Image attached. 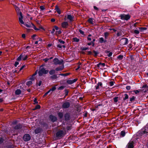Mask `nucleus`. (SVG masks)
Listing matches in <instances>:
<instances>
[{"mask_svg": "<svg viewBox=\"0 0 148 148\" xmlns=\"http://www.w3.org/2000/svg\"><path fill=\"white\" fill-rule=\"evenodd\" d=\"M48 71L46 70L44 68H40L38 73L39 76H41L43 74H46L48 73Z\"/></svg>", "mask_w": 148, "mask_h": 148, "instance_id": "nucleus-1", "label": "nucleus"}, {"mask_svg": "<svg viewBox=\"0 0 148 148\" xmlns=\"http://www.w3.org/2000/svg\"><path fill=\"white\" fill-rule=\"evenodd\" d=\"M53 62L54 64L56 65H61L63 64V61L62 60H59L58 59L55 58L53 59Z\"/></svg>", "mask_w": 148, "mask_h": 148, "instance_id": "nucleus-2", "label": "nucleus"}, {"mask_svg": "<svg viewBox=\"0 0 148 148\" xmlns=\"http://www.w3.org/2000/svg\"><path fill=\"white\" fill-rule=\"evenodd\" d=\"M120 16L121 17V19L122 20H127L129 19L130 17L129 15L125 14H121Z\"/></svg>", "mask_w": 148, "mask_h": 148, "instance_id": "nucleus-3", "label": "nucleus"}, {"mask_svg": "<svg viewBox=\"0 0 148 148\" xmlns=\"http://www.w3.org/2000/svg\"><path fill=\"white\" fill-rule=\"evenodd\" d=\"M120 42L122 45H124L128 44V40L126 38H123L120 40Z\"/></svg>", "mask_w": 148, "mask_h": 148, "instance_id": "nucleus-4", "label": "nucleus"}, {"mask_svg": "<svg viewBox=\"0 0 148 148\" xmlns=\"http://www.w3.org/2000/svg\"><path fill=\"white\" fill-rule=\"evenodd\" d=\"M24 25L27 27H32L36 31H38L40 30V29L37 28L35 25H34L32 23L31 24L24 23Z\"/></svg>", "mask_w": 148, "mask_h": 148, "instance_id": "nucleus-5", "label": "nucleus"}, {"mask_svg": "<svg viewBox=\"0 0 148 148\" xmlns=\"http://www.w3.org/2000/svg\"><path fill=\"white\" fill-rule=\"evenodd\" d=\"M31 138L30 136L28 134H25L23 137V139L25 141H28Z\"/></svg>", "mask_w": 148, "mask_h": 148, "instance_id": "nucleus-6", "label": "nucleus"}, {"mask_svg": "<svg viewBox=\"0 0 148 148\" xmlns=\"http://www.w3.org/2000/svg\"><path fill=\"white\" fill-rule=\"evenodd\" d=\"M139 133H140L141 135H143L145 136H146L147 135L148 132L146 130L144 129L140 131Z\"/></svg>", "mask_w": 148, "mask_h": 148, "instance_id": "nucleus-7", "label": "nucleus"}, {"mask_svg": "<svg viewBox=\"0 0 148 148\" xmlns=\"http://www.w3.org/2000/svg\"><path fill=\"white\" fill-rule=\"evenodd\" d=\"M64 132L62 130H60L56 133V136L58 137H62L64 135Z\"/></svg>", "mask_w": 148, "mask_h": 148, "instance_id": "nucleus-8", "label": "nucleus"}, {"mask_svg": "<svg viewBox=\"0 0 148 148\" xmlns=\"http://www.w3.org/2000/svg\"><path fill=\"white\" fill-rule=\"evenodd\" d=\"M77 80V78H75L73 80L69 79L66 82L68 84H71L76 82Z\"/></svg>", "mask_w": 148, "mask_h": 148, "instance_id": "nucleus-9", "label": "nucleus"}, {"mask_svg": "<svg viewBox=\"0 0 148 148\" xmlns=\"http://www.w3.org/2000/svg\"><path fill=\"white\" fill-rule=\"evenodd\" d=\"M18 16L19 23L22 25V24H24V23L23 20V16L22 14Z\"/></svg>", "mask_w": 148, "mask_h": 148, "instance_id": "nucleus-10", "label": "nucleus"}, {"mask_svg": "<svg viewBox=\"0 0 148 148\" xmlns=\"http://www.w3.org/2000/svg\"><path fill=\"white\" fill-rule=\"evenodd\" d=\"M68 25V23L67 22H64L61 23L62 27L63 28H67Z\"/></svg>", "mask_w": 148, "mask_h": 148, "instance_id": "nucleus-11", "label": "nucleus"}, {"mask_svg": "<svg viewBox=\"0 0 148 148\" xmlns=\"http://www.w3.org/2000/svg\"><path fill=\"white\" fill-rule=\"evenodd\" d=\"M134 143L133 141L130 142L127 146V148H133Z\"/></svg>", "mask_w": 148, "mask_h": 148, "instance_id": "nucleus-12", "label": "nucleus"}, {"mask_svg": "<svg viewBox=\"0 0 148 148\" xmlns=\"http://www.w3.org/2000/svg\"><path fill=\"white\" fill-rule=\"evenodd\" d=\"M15 9L16 11L17 14L18 16L22 14V13L20 11V10L18 7L15 6Z\"/></svg>", "mask_w": 148, "mask_h": 148, "instance_id": "nucleus-13", "label": "nucleus"}, {"mask_svg": "<svg viewBox=\"0 0 148 148\" xmlns=\"http://www.w3.org/2000/svg\"><path fill=\"white\" fill-rule=\"evenodd\" d=\"M70 106V104L68 102H66L63 103L62 105V107L63 108H67Z\"/></svg>", "mask_w": 148, "mask_h": 148, "instance_id": "nucleus-14", "label": "nucleus"}, {"mask_svg": "<svg viewBox=\"0 0 148 148\" xmlns=\"http://www.w3.org/2000/svg\"><path fill=\"white\" fill-rule=\"evenodd\" d=\"M61 65V66H60L59 67L56 68L55 70L56 71H60L62 70L64 68V64Z\"/></svg>", "mask_w": 148, "mask_h": 148, "instance_id": "nucleus-15", "label": "nucleus"}, {"mask_svg": "<svg viewBox=\"0 0 148 148\" xmlns=\"http://www.w3.org/2000/svg\"><path fill=\"white\" fill-rule=\"evenodd\" d=\"M49 118L51 121L53 122L57 120L56 117L52 115H50L49 116Z\"/></svg>", "mask_w": 148, "mask_h": 148, "instance_id": "nucleus-16", "label": "nucleus"}, {"mask_svg": "<svg viewBox=\"0 0 148 148\" xmlns=\"http://www.w3.org/2000/svg\"><path fill=\"white\" fill-rule=\"evenodd\" d=\"M37 73V71H36L35 73L33 74L32 76L29 79L32 81L34 80L35 79L34 76L36 75Z\"/></svg>", "mask_w": 148, "mask_h": 148, "instance_id": "nucleus-17", "label": "nucleus"}, {"mask_svg": "<svg viewBox=\"0 0 148 148\" xmlns=\"http://www.w3.org/2000/svg\"><path fill=\"white\" fill-rule=\"evenodd\" d=\"M21 55H22V56L21 57V58L22 60H27L28 58L27 56V55H26L25 54H22Z\"/></svg>", "mask_w": 148, "mask_h": 148, "instance_id": "nucleus-18", "label": "nucleus"}, {"mask_svg": "<svg viewBox=\"0 0 148 148\" xmlns=\"http://www.w3.org/2000/svg\"><path fill=\"white\" fill-rule=\"evenodd\" d=\"M67 18L71 22L73 20V17L71 15H68L67 16Z\"/></svg>", "mask_w": 148, "mask_h": 148, "instance_id": "nucleus-19", "label": "nucleus"}, {"mask_svg": "<svg viewBox=\"0 0 148 148\" xmlns=\"http://www.w3.org/2000/svg\"><path fill=\"white\" fill-rule=\"evenodd\" d=\"M38 40L36 41L34 43L35 44H40L41 42L42 39L40 38H38V39H37Z\"/></svg>", "mask_w": 148, "mask_h": 148, "instance_id": "nucleus-20", "label": "nucleus"}, {"mask_svg": "<svg viewBox=\"0 0 148 148\" xmlns=\"http://www.w3.org/2000/svg\"><path fill=\"white\" fill-rule=\"evenodd\" d=\"M32 38L34 40L38 39V37L36 34H34L32 36Z\"/></svg>", "mask_w": 148, "mask_h": 148, "instance_id": "nucleus-21", "label": "nucleus"}, {"mask_svg": "<svg viewBox=\"0 0 148 148\" xmlns=\"http://www.w3.org/2000/svg\"><path fill=\"white\" fill-rule=\"evenodd\" d=\"M72 40L73 42H79V40L76 37L73 38L72 39Z\"/></svg>", "mask_w": 148, "mask_h": 148, "instance_id": "nucleus-22", "label": "nucleus"}, {"mask_svg": "<svg viewBox=\"0 0 148 148\" xmlns=\"http://www.w3.org/2000/svg\"><path fill=\"white\" fill-rule=\"evenodd\" d=\"M57 12L59 14L61 13V11L57 6H56L55 8Z\"/></svg>", "mask_w": 148, "mask_h": 148, "instance_id": "nucleus-23", "label": "nucleus"}, {"mask_svg": "<svg viewBox=\"0 0 148 148\" xmlns=\"http://www.w3.org/2000/svg\"><path fill=\"white\" fill-rule=\"evenodd\" d=\"M15 93L16 95H19L21 93V91L20 89H18L16 90Z\"/></svg>", "mask_w": 148, "mask_h": 148, "instance_id": "nucleus-24", "label": "nucleus"}, {"mask_svg": "<svg viewBox=\"0 0 148 148\" xmlns=\"http://www.w3.org/2000/svg\"><path fill=\"white\" fill-rule=\"evenodd\" d=\"M57 47L60 49H61L62 47L64 48H65V46L64 45H62L60 44H58V45H57Z\"/></svg>", "mask_w": 148, "mask_h": 148, "instance_id": "nucleus-25", "label": "nucleus"}, {"mask_svg": "<svg viewBox=\"0 0 148 148\" xmlns=\"http://www.w3.org/2000/svg\"><path fill=\"white\" fill-rule=\"evenodd\" d=\"M138 29L141 32H143L145 30L147 29V28L146 27H139Z\"/></svg>", "mask_w": 148, "mask_h": 148, "instance_id": "nucleus-26", "label": "nucleus"}, {"mask_svg": "<svg viewBox=\"0 0 148 148\" xmlns=\"http://www.w3.org/2000/svg\"><path fill=\"white\" fill-rule=\"evenodd\" d=\"M124 97L123 98V100L124 101L125 100L127 99H128L129 97L128 95L127 94H125L124 95Z\"/></svg>", "mask_w": 148, "mask_h": 148, "instance_id": "nucleus-27", "label": "nucleus"}, {"mask_svg": "<svg viewBox=\"0 0 148 148\" xmlns=\"http://www.w3.org/2000/svg\"><path fill=\"white\" fill-rule=\"evenodd\" d=\"M41 131V130L40 129L38 128L36 129L35 130V132L36 134H37L39 133Z\"/></svg>", "mask_w": 148, "mask_h": 148, "instance_id": "nucleus-28", "label": "nucleus"}, {"mask_svg": "<svg viewBox=\"0 0 148 148\" xmlns=\"http://www.w3.org/2000/svg\"><path fill=\"white\" fill-rule=\"evenodd\" d=\"M121 135L122 137H124L125 136V131H122L120 134Z\"/></svg>", "mask_w": 148, "mask_h": 148, "instance_id": "nucleus-29", "label": "nucleus"}, {"mask_svg": "<svg viewBox=\"0 0 148 148\" xmlns=\"http://www.w3.org/2000/svg\"><path fill=\"white\" fill-rule=\"evenodd\" d=\"M32 84V81H28L26 83V85L28 86H31Z\"/></svg>", "mask_w": 148, "mask_h": 148, "instance_id": "nucleus-30", "label": "nucleus"}, {"mask_svg": "<svg viewBox=\"0 0 148 148\" xmlns=\"http://www.w3.org/2000/svg\"><path fill=\"white\" fill-rule=\"evenodd\" d=\"M99 42L101 43L104 42V39L103 37H101L99 38Z\"/></svg>", "mask_w": 148, "mask_h": 148, "instance_id": "nucleus-31", "label": "nucleus"}, {"mask_svg": "<svg viewBox=\"0 0 148 148\" xmlns=\"http://www.w3.org/2000/svg\"><path fill=\"white\" fill-rule=\"evenodd\" d=\"M64 117L66 120H68L69 118V115L68 114H66L65 115Z\"/></svg>", "mask_w": 148, "mask_h": 148, "instance_id": "nucleus-32", "label": "nucleus"}, {"mask_svg": "<svg viewBox=\"0 0 148 148\" xmlns=\"http://www.w3.org/2000/svg\"><path fill=\"white\" fill-rule=\"evenodd\" d=\"M56 70H51L49 72V73L50 75H53L54 74Z\"/></svg>", "mask_w": 148, "mask_h": 148, "instance_id": "nucleus-33", "label": "nucleus"}, {"mask_svg": "<svg viewBox=\"0 0 148 148\" xmlns=\"http://www.w3.org/2000/svg\"><path fill=\"white\" fill-rule=\"evenodd\" d=\"M70 73H61L59 74V75L63 76H68L69 75Z\"/></svg>", "mask_w": 148, "mask_h": 148, "instance_id": "nucleus-34", "label": "nucleus"}, {"mask_svg": "<svg viewBox=\"0 0 148 148\" xmlns=\"http://www.w3.org/2000/svg\"><path fill=\"white\" fill-rule=\"evenodd\" d=\"M22 56V55H20V56L17 58L16 59L17 61L19 62L21 61V60H22L21 58V57Z\"/></svg>", "mask_w": 148, "mask_h": 148, "instance_id": "nucleus-35", "label": "nucleus"}, {"mask_svg": "<svg viewBox=\"0 0 148 148\" xmlns=\"http://www.w3.org/2000/svg\"><path fill=\"white\" fill-rule=\"evenodd\" d=\"M135 99V97L134 96H133L132 97L130 98V103L132 102Z\"/></svg>", "mask_w": 148, "mask_h": 148, "instance_id": "nucleus-36", "label": "nucleus"}, {"mask_svg": "<svg viewBox=\"0 0 148 148\" xmlns=\"http://www.w3.org/2000/svg\"><path fill=\"white\" fill-rule=\"evenodd\" d=\"M58 116L60 118H61L63 117V114L62 113L59 112L58 114Z\"/></svg>", "mask_w": 148, "mask_h": 148, "instance_id": "nucleus-37", "label": "nucleus"}, {"mask_svg": "<svg viewBox=\"0 0 148 148\" xmlns=\"http://www.w3.org/2000/svg\"><path fill=\"white\" fill-rule=\"evenodd\" d=\"M134 33L136 34H138L139 33V31L138 29H135L134 30Z\"/></svg>", "mask_w": 148, "mask_h": 148, "instance_id": "nucleus-38", "label": "nucleus"}, {"mask_svg": "<svg viewBox=\"0 0 148 148\" xmlns=\"http://www.w3.org/2000/svg\"><path fill=\"white\" fill-rule=\"evenodd\" d=\"M56 89V88L55 86H53V87L50 90H49V91H50V92L51 91H53L54 90H55Z\"/></svg>", "mask_w": 148, "mask_h": 148, "instance_id": "nucleus-39", "label": "nucleus"}, {"mask_svg": "<svg viewBox=\"0 0 148 148\" xmlns=\"http://www.w3.org/2000/svg\"><path fill=\"white\" fill-rule=\"evenodd\" d=\"M88 22L89 23L92 24L93 23V20L92 18H90L88 20Z\"/></svg>", "mask_w": 148, "mask_h": 148, "instance_id": "nucleus-40", "label": "nucleus"}, {"mask_svg": "<svg viewBox=\"0 0 148 148\" xmlns=\"http://www.w3.org/2000/svg\"><path fill=\"white\" fill-rule=\"evenodd\" d=\"M30 48V47L29 46H27L25 49V51L27 52L28 51V50Z\"/></svg>", "mask_w": 148, "mask_h": 148, "instance_id": "nucleus-41", "label": "nucleus"}, {"mask_svg": "<svg viewBox=\"0 0 148 148\" xmlns=\"http://www.w3.org/2000/svg\"><path fill=\"white\" fill-rule=\"evenodd\" d=\"M21 127V125H17L14 128L15 129H19Z\"/></svg>", "mask_w": 148, "mask_h": 148, "instance_id": "nucleus-42", "label": "nucleus"}, {"mask_svg": "<svg viewBox=\"0 0 148 148\" xmlns=\"http://www.w3.org/2000/svg\"><path fill=\"white\" fill-rule=\"evenodd\" d=\"M105 64L104 63H99L98 64L99 65H101L103 67L105 66Z\"/></svg>", "mask_w": 148, "mask_h": 148, "instance_id": "nucleus-43", "label": "nucleus"}, {"mask_svg": "<svg viewBox=\"0 0 148 148\" xmlns=\"http://www.w3.org/2000/svg\"><path fill=\"white\" fill-rule=\"evenodd\" d=\"M123 56L120 55L118 57V58L119 60H121L123 59Z\"/></svg>", "mask_w": 148, "mask_h": 148, "instance_id": "nucleus-44", "label": "nucleus"}, {"mask_svg": "<svg viewBox=\"0 0 148 148\" xmlns=\"http://www.w3.org/2000/svg\"><path fill=\"white\" fill-rule=\"evenodd\" d=\"M114 84V82L112 81H111L109 82V85L110 86H113Z\"/></svg>", "mask_w": 148, "mask_h": 148, "instance_id": "nucleus-45", "label": "nucleus"}, {"mask_svg": "<svg viewBox=\"0 0 148 148\" xmlns=\"http://www.w3.org/2000/svg\"><path fill=\"white\" fill-rule=\"evenodd\" d=\"M108 34L109 33L107 32L105 33L104 36L105 38H106L107 36H108Z\"/></svg>", "mask_w": 148, "mask_h": 148, "instance_id": "nucleus-46", "label": "nucleus"}, {"mask_svg": "<svg viewBox=\"0 0 148 148\" xmlns=\"http://www.w3.org/2000/svg\"><path fill=\"white\" fill-rule=\"evenodd\" d=\"M40 8L42 10H43L45 9V7L43 6H41L40 7Z\"/></svg>", "mask_w": 148, "mask_h": 148, "instance_id": "nucleus-47", "label": "nucleus"}, {"mask_svg": "<svg viewBox=\"0 0 148 148\" xmlns=\"http://www.w3.org/2000/svg\"><path fill=\"white\" fill-rule=\"evenodd\" d=\"M91 36V34H89V35H88V38H87L88 40H90V41L91 40V38L89 37Z\"/></svg>", "mask_w": 148, "mask_h": 148, "instance_id": "nucleus-48", "label": "nucleus"}, {"mask_svg": "<svg viewBox=\"0 0 148 148\" xmlns=\"http://www.w3.org/2000/svg\"><path fill=\"white\" fill-rule=\"evenodd\" d=\"M40 108V106L39 105H38L36 106L35 109H39Z\"/></svg>", "mask_w": 148, "mask_h": 148, "instance_id": "nucleus-49", "label": "nucleus"}, {"mask_svg": "<svg viewBox=\"0 0 148 148\" xmlns=\"http://www.w3.org/2000/svg\"><path fill=\"white\" fill-rule=\"evenodd\" d=\"M61 33V32L60 30L57 31L56 32V35H58L60 34Z\"/></svg>", "mask_w": 148, "mask_h": 148, "instance_id": "nucleus-50", "label": "nucleus"}, {"mask_svg": "<svg viewBox=\"0 0 148 148\" xmlns=\"http://www.w3.org/2000/svg\"><path fill=\"white\" fill-rule=\"evenodd\" d=\"M50 92V91H47V92H46V93H45V94L43 96V97H45Z\"/></svg>", "mask_w": 148, "mask_h": 148, "instance_id": "nucleus-51", "label": "nucleus"}, {"mask_svg": "<svg viewBox=\"0 0 148 148\" xmlns=\"http://www.w3.org/2000/svg\"><path fill=\"white\" fill-rule=\"evenodd\" d=\"M134 92L136 94H137L139 92V91L138 90H135L134 91Z\"/></svg>", "mask_w": 148, "mask_h": 148, "instance_id": "nucleus-52", "label": "nucleus"}, {"mask_svg": "<svg viewBox=\"0 0 148 148\" xmlns=\"http://www.w3.org/2000/svg\"><path fill=\"white\" fill-rule=\"evenodd\" d=\"M19 63L18 62H16L15 63L14 66L15 67H17Z\"/></svg>", "mask_w": 148, "mask_h": 148, "instance_id": "nucleus-53", "label": "nucleus"}, {"mask_svg": "<svg viewBox=\"0 0 148 148\" xmlns=\"http://www.w3.org/2000/svg\"><path fill=\"white\" fill-rule=\"evenodd\" d=\"M79 32L81 34H83V35L84 34V32L83 31H82V30H81V29H79Z\"/></svg>", "mask_w": 148, "mask_h": 148, "instance_id": "nucleus-54", "label": "nucleus"}, {"mask_svg": "<svg viewBox=\"0 0 148 148\" xmlns=\"http://www.w3.org/2000/svg\"><path fill=\"white\" fill-rule=\"evenodd\" d=\"M59 41L60 43L63 44L65 43V42L64 41L62 40H59Z\"/></svg>", "mask_w": 148, "mask_h": 148, "instance_id": "nucleus-55", "label": "nucleus"}, {"mask_svg": "<svg viewBox=\"0 0 148 148\" xmlns=\"http://www.w3.org/2000/svg\"><path fill=\"white\" fill-rule=\"evenodd\" d=\"M130 88L131 87L130 86H127L126 87V89L128 90H130Z\"/></svg>", "mask_w": 148, "mask_h": 148, "instance_id": "nucleus-56", "label": "nucleus"}, {"mask_svg": "<svg viewBox=\"0 0 148 148\" xmlns=\"http://www.w3.org/2000/svg\"><path fill=\"white\" fill-rule=\"evenodd\" d=\"M49 60V59L48 58H45V59H44V61L45 62H47Z\"/></svg>", "mask_w": 148, "mask_h": 148, "instance_id": "nucleus-57", "label": "nucleus"}, {"mask_svg": "<svg viewBox=\"0 0 148 148\" xmlns=\"http://www.w3.org/2000/svg\"><path fill=\"white\" fill-rule=\"evenodd\" d=\"M34 102L35 103H38V102L37 101V99L36 98H34Z\"/></svg>", "mask_w": 148, "mask_h": 148, "instance_id": "nucleus-58", "label": "nucleus"}, {"mask_svg": "<svg viewBox=\"0 0 148 148\" xmlns=\"http://www.w3.org/2000/svg\"><path fill=\"white\" fill-rule=\"evenodd\" d=\"M93 53H94L95 56H97V54H98V52H96L95 51H93Z\"/></svg>", "mask_w": 148, "mask_h": 148, "instance_id": "nucleus-59", "label": "nucleus"}, {"mask_svg": "<svg viewBox=\"0 0 148 148\" xmlns=\"http://www.w3.org/2000/svg\"><path fill=\"white\" fill-rule=\"evenodd\" d=\"M102 83L101 82H99L97 84V85H98L99 86H101L102 85Z\"/></svg>", "mask_w": 148, "mask_h": 148, "instance_id": "nucleus-60", "label": "nucleus"}, {"mask_svg": "<svg viewBox=\"0 0 148 148\" xmlns=\"http://www.w3.org/2000/svg\"><path fill=\"white\" fill-rule=\"evenodd\" d=\"M55 31V29H53L52 30V31L51 32V33L52 34H53L54 33V32Z\"/></svg>", "mask_w": 148, "mask_h": 148, "instance_id": "nucleus-61", "label": "nucleus"}, {"mask_svg": "<svg viewBox=\"0 0 148 148\" xmlns=\"http://www.w3.org/2000/svg\"><path fill=\"white\" fill-rule=\"evenodd\" d=\"M64 88V87L62 86L60 87L59 88V90H62Z\"/></svg>", "mask_w": 148, "mask_h": 148, "instance_id": "nucleus-62", "label": "nucleus"}, {"mask_svg": "<svg viewBox=\"0 0 148 148\" xmlns=\"http://www.w3.org/2000/svg\"><path fill=\"white\" fill-rule=\"evenodd\" d=\"M3 142V139L1 138H0V143H2Z\"/></svg>", "mask_w": 148, "mask_h": 148, "instance_id": "nucleus-63", "label": "nucleus"}, {"mask_svg": "<svg viewBox=\"0 0 148 148\" xmlns=\"http://www.w3.org/2000/svg\"><path fill=\"white\" fill-rule=\"evenodd\" d=\"M52 45V44L51 43H49L48 45V47H50Z\"/></svg>", "mask_w": 148, "mask_h": 148, "instance_id": "nucleus-64", "label": "nucleus"}]
</instances>
